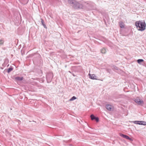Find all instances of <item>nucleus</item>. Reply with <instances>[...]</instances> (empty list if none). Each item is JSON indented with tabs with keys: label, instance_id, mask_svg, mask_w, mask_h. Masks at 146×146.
<instances>
[{
	"label": "nucleus",
	"instance_id": "obj_14",
	"mask_svg": "<svg viewBox=\"0 0 146 146\" xmlns=\"http://www.w3.org/2000/svg\"><path fill=\"white\" fill-rule=\"evenodd\" d=\"M143 60L142 59H139L137 60V62L139 64H140L141 62H143Z\"/></svg>",
	"mask_w": 146,
	"mask_h": 146
},
{
	"label": "nucleus",
	"instance_id": "obj_2",
	"mask_svg": "<svg viewBox=\"0 0 146 146\" xmlns=\"http://www.w3.org/2000/svg\"><path fill=\"white\" fill-rule=\"evenodd\" d=\"M135 25L139 31H142L145 29L146 24L144 21H137L135 23Z\"/></svg>",
	"mask_w": 146,
	"mask_h": 146
},
{
	"label": "nucleus",
	"instance_id": "obj_17",
	"mask_svg": "<svg viewBox=\"0 0 146 146\" xmlns=\"http://www.w3.org/2000/svg\"><path fill=\"white\" fill-rule=\"evenodd\" d=\"M119 25L121 28H123L124 27V25L122 23H120Z\"/></svg>",
	"mask_w": 146,
	"mask_h": 146
},
{
	"label": "nucleus",
	"instance_id": "obj_7",
	"mask_svg": "<svg viewBox=\"0 0 146 146\" xmlns=\"http://www.w3.org/2000/svg\"><path fill=\"white\" fill-rule=\"evenodd\" d=\"M90 117L92 120H95L97 122H98L99 121V118L98 117H96L93 114H92L90 115Z\"/></svg>",
	"mask_w": 146,
	"mask_h": 146
},
{
	"label": "nucleus",
	"instance_id": "obj_8",
	"mask_svg": "<svg viewBox=\"0 0 146 146\" xmlns=\"http://www.w3.org/2000/svg\"><path fill=\"white\" fill-rule=\"evenodd\" d=\"M89 78L93 80L97 79L96 78V76L94 74H89Z\"/></svg>",
	"mask_w": 146,
	"mask_h": 146
},
{
	"label": "nucleus",
	"instance_id": "obj_12",
	"mask_svg": "<svg viewBox=\"0 0 146 146\" xmlns=\"http://www.w3.org/2000/svg\"><path fill=\"white\" fill-rule=\"evenodd\" d=\"M13 68L12 67H10L9 68L7 69V72L8 73H9L13 70Z\"/></svg>",
	"mask_w": 146,
	"mask_h": 146
},
{
	"label": "nucleus",
	"instance_id": "obj_3",
	"mask_svg": "<svg viewBox=\"0 0 146 146\" xmlns=\"http://www.w3.org/2000/svg\"><path fill=\"white\" fill-rule=\"evenodd\" d=\"M53 77V74L51 72L49 73L46 75V77L48 82L49 83L51 82Z\"/></svg>",
	"mask_w": 146,
	"mask_h": 146
},
{
	"label": "nucleus",
	"instance_id": "obj_4",
	"mask_svg": "<svg viewBox=\"0 0 146 146\" xmlns=\"http://www.w3.org/2000/svg\"><path fill=\"white\" fill-rule=\"evenodd\" d=\"M134 101L138 105H141L143 104V101L140 100L138 98H136L135 100Z\"/></svg>",
	"mask_w": 146,
	"mask_h": 146
},
{
	"label": "nucleus",
	"instance_id": "obj_13",
	"mask_svg": "<svg viewBox=\"0 0 146 146\" xmlns=\"http://www.w3.org/2000/svg\"><path fill=\"white\" fill-rule=\"evenodd\" d=\"M106 50L104 48H103L101 50V52L102 53L105 54L106 53Z\"/></svg>",
	"mask_w": 146,
	"mask_h": 146
},
{
	"label": "nucleus",
	"instance_id": "obj_6",
	"mask_svg": "<svg viewBox=\"0 0 146 146\" xmlns=\"http://www.w3.org/2000/svg\"><path fill=\"white\" fill-rule=\"evenodd\" d=\"M120 135L121 137L124 138H125L126 139L129 140L131 141H132L133 140L132 139L130 138L127 135H124L123 134L120 133Z\"/></svg>",
	"mask_w": 146,
	"mask_h": 146
},
{
	"label": "nucleus",
	"instance_id": "obj_9",
	"mask_svg": "<svg viewBox=\"0 0 146 146\" xmlns=\"http://www.w3.org/2000/svg\"><path fill=\"white\" fill-rule=\"evenodd\" d=\"M106 108L108 110L111 111L113 109V106L107 104L106 105Z\"/></svg>",
	"mask_w": 146,
	"mask_h": 146
},
{
	"label": "nucleus",
	"instance_id": "obj_5",
	"mask_svg": "<svg viewBox=\"0 0 146 146\" xmlns=\"http://www.w3.org/2000/svg\"><path fill=\"white\" fill-rule=\"evenodd\" d=\"M134 123L139 124L140 125H145L146 122L144 121H133V122Z\"/></svg>",
	"mask_w": 146,
	"mask_h": 146
},
{
	"label": "nucleus",
	"instance_id": "obj_18",
	"mask_svg": "<svg viewBox=\"0 0 146 146\" xmlns=\"http://www.w3.org/2000/svg\"><path fill=\"white\" fill-rule=\"evenodd\" d=\"M115 68L116 69H117V67H116V68Z\"/></svg>",
	"mask_w": 146,
	"mask_h": 146
},
{
	"label": "nucleus",
	"instance_id": "obj_16",
	"mask_svg": "<svg viewBox=\"0 0 146 146\" xmlns=\"http://www.w3.org/2000/svg\"><path fill=\"white\" fill-rule=\"evenodd\" d=\"M41 23L42 25L44 26V27L45 28H46V25L44 24V21L42 19H41Z\"/></svg>",
	"mask_w": 146,
	"mask_h": 146
},
{
	"label": "nucleus",
	"instance_id": "obj_19",
	"mask_svg": "<svg viewBox=\"0 0 146 146\" xmlns=\"http://www.w3.org/2000/svg\"><path fill=\"white\" fill-rule=\"evenodd\" d=\"M69 72L71 73V72L70 71H69Z\"/></svg>",
	"mask_w": 146,
	"mask_h": 146
},
{
	"label": "nucleus",
	"instance_id": "obj_15",
	"mask_svg": "<svg viewBox=\"0 0 146 146\" xmlns=\"http://www.w3.org/2000/svg\"><path fill=\"white\" fill-rule=\"evenodd\" d=\"M76 99V98L75 96H73L71 99H70L69 100V101H73V100Z\"/></svg>",
	"mask_w": 146,
	"mask_h": 146
},
{
	"label": "nucleus",
	"instance_id": "obj_11",
	"mask_svg": "<svg viewBox=\"0 0 146 146\" xmlns=\"http://www.w3.org/2000/svg\"><path fill=\"white\" fill-rule=\"evenodd\" d=\"M4 40L3 38H1L0 39V46H2L3 44Z\"/></svg>",
	"mask_w": 146,
	"mask_h": 146
},
{
	"label": "nucleus",
	"instance_id": "obj_10",
	"mask_svg": "<svg viewBox=\"0 0 146 146\" xmlns=\"http://www.w3.org/2000/svg\"><path fill=\"white\" fill-rule=\"evenodd\" d=\"M15 80L16 81H21L23 79V77H20L19 76L16 77L15 78Z\"/></svg>",
	"mask_w": 146,
	"mask_h": 146
},
{
	"label": "nucleus",
	"instance_id": "obj_1",
	"mask_svg": "<svg viewBox=\"0 0 146 146\" xmlns=\"http://www.w3.org/2000/svg\"><path fill=\"white\" fill-rule=\"evenodd\" d=\"M68 3L75 9H83L84 3V2L82 1H77L74 0H68Z\"/></svg>",
	"mask_w": 146,
	"mask_h": 146
}]
</instances>
